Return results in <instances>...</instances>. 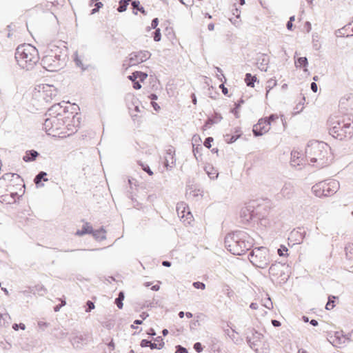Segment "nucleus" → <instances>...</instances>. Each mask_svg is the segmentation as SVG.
<instances>
[{"instance_id":"f257e3e1","label":"nucleus","mask_w":353,"mask_h":353,"mask_svg":"<svg viewBox=\"0 0 353 353\" xmlns=\"http://www.w3.org/2000/svg\"><path fill=\"white\" fill-rule=\"evenodd\" d=\"M254 239L245 230H236L225 237L227 250L234 255H242L254 245Z\"/></svg>"},{"instance_id":"f03ea898","label":"nucleus","mask_w":353,"mask_h":353,"mask_svg":"<svg viewBox=\"0 0 353 353\" xmlns=\"http://www.w3.org/2000/svg\"><path fill=\"white\" fill-rule=\"evenodd\" d=\"M330 150V147L326 143L312 140L307 144L305 153L311 163H316L318 167L323 168L332 160Z\"/></svg>"},{"instance_id":"7ed1b4c3","label":"nucleus","mask_w":353,"mask_h":353,"mask_svg":"<svg viewBox=\"0 0 353 353\" xmlns=\"http://www.w3.org/2000/svg\"><path fill=\"white\" fill-rule=\"evenodd\" d=\"M15 58L18 64L23 68L30 70L39 61L37 49L30 44H22L17 48Z\"/></svg>"},{"instance_id":"20e7f679","label":"nucleus","mask_w":353,"mask_h":353,"mask_svg":"<svg viewBox=\"0 0 353 353\" xmlns=\"http://www.w3.org/2000/svg\"><path fill=\"white\" fill-rule=\"evenodd\" d=\"M23 185L21 179L16 174H6L0 179V196H10L12 199L19 196Z\"/></svg>"},{"instance_id":"39448f33","label":"nucleus","mask_w":353,"mask_h":353,"mask_svg":"<svg viewBox=\"0 0 353 353\" xmlns=\"http://www.w3.org/2000/svg\"><path fill=\"white\" fill-rule=\"evenodd\" d=\"M329 133L339 140L350 139L353 136V122L350 119L331 117L328 120Z\"/></svg>"},{"instance_id":"423d86ee","label":"nucleus","mask_w":353,"mask_h":353,"mask_svg":"<svg viewBox=\"0 0 353 353\" xmlns=\"http://www.w3.org/2000/svg\"><path fill=\"white\" fill-rule=\"evenodd\" d=\"M250 261L259 268H265L270 262L269 250L263 246L254 248L249 254Z\"/></svg>"},{"instance_id":"0eeeda50","label":"nucleus","mask_w":353,"mask_h":353,"mask_svg":"<svg viewBox=\"0 0 353 353\" xmlns=\"http://www.w3.org/2000/svg\"><path fill=\"white\" fill-rule=\"evenodd\" d=\"M339 188V183L336 180L329 182L321 181L312 187V191L316 196H330L334 194Z\"/></svg>"},{"instance_id":"6e6552de","label":"nucleus","mask_w":353,"mask_h":353,"mask_svg":"<svg viewBox=\"0 0 353 353\" xmlns=\"http://www.w3.org/2000/svg\"><path fill=\"white\" fill-rule=\"evenodd\" d=\"M151 53L148 50H140L139 52H133L129 54L128 64L127 68L137 65L150 59Z\"/></svg>"},{"instance_id":"1a4fd4ad","label":"nucleus","mask_w":353,"mask_h":353,"mask_svg":"<svg viewBox=\"0 0 353 353\" xmlns=\"http://www.w3.org/2000/svg\"><path fill=\"white\" fill-rule=\"evenodd\" d=\"M251 335L248 334L246 336V341L250 347L256 353H260L259 347L262 344V339L263 335L257 331L252 330L250 331Z\"/></svg>"},{"instance_id":"9d476101","label":"nucleus","mask_w":353,"mask_h":353,"mask_svg":"<svg viewBox=\"0 0 353 353\" xmlns=\"http://www.w3.org/2000/svg\"><path fill=\"white\" fill-rule=\"evenodd\" d=\"M39 92L43 98L46 101H50L57 95L56 88L52 85L43 84L38 86Z\"/></svg>"},{"instance_id":"9b49d317","label":"nucleus","mask_w":353,"mask_h":353,"mask_svg":"<svg viewBox=\"0 0 353 353\" xmlns=\"http://www.w3.org/2000/svg\"><path fill=\"white\" fill-rule=\"evenodd\" d=\"M270 129V123L268 119H261L253 126L252 132L255 137L261 136L268 132Z\"/></svg>"},{"instance_id":"f8f14e48","label":"nucleus","mask_w":353,"mask_h":353,"mask_svg":"<svg viewBox=\"0 0 353 353\" xmlns=\"http://www.w3.org/2000/svg\"><path fill=\"white\" fill-rule=\"evenodd\" d=\"M176 212L179 218L183 219L184 222L190 223L193 219L189 208L184 203H179L176 205Z\"/></svg>"},{"instance_id":"ddd939ff","label":"nucleus","mask_w":353,"mask_h":353,"mask_svg":"<svg viewBox=\"0 0 353 353\" xmlns=\"http://www.w3.org/2000/svg\"><path fill=\"white\" fill-rule=\"evenodd\" d=\"M350 334L345 335L342 331L336 332L334 336H330V343L336 347L345 345L347 342L350 341Z\"/></svg>"},{"instance_id":"4468645a","label":"nucleus","mask_w":353,"mask_h":353,"mask_svg":"<svg viewBox=\"0 0 353 353\" xmlns=\"http://www.w3.org/2000/svg\"><path fill=\"white\" fill-rule=\"evenodd\" d=\"M88 336L85 334H81L79 332L72 333L70 342L74 347H81L84 343H87Z\"/></svg>"},{"instance_id":"2eb2a0df","label":"nucleus","mask_w":353,"mask_h":353,"mask_svg":"<svg viewBox=\"0 0 353 353\" xmlns=\"http://www.w3.org/2000/svg\"><path fill=\"white\" fill-rule=\"evenodd\" d=\"M81 114L72 115L71 123L68 124V137L78 130L81 123Z\"/></svg>"},{"instance_id":"dca6fc26","label":"nucleus","mask_w":353,"mask_h":353,"mask_svg":"<svg viewBox=\"0 0 353 353\" xmlns=\"http://www.w3.org/2000/svg\"><path fill=\"white\" fill-rule=\"evenodd\" d=\"M255 215L254 211V206L249 204L248 205L243 208L241 210L240 216L242 221L244 223L249 222L252 220Z\"/></svg>"},{"instance_id":"f3484780","label":"nucleus","mask_w":353,"mask_h":353,"mask_svg":"<svg viewBox=\"0 0 353 353\" xmlns=\"http://www.w3.org/2000/svg\"><path fill=\"white\" fill-rule=\"evenodd\" d=\"M294 194V185L290 183L286 182L284 183L283 186L282 187L281 192L279 194V196H281L282 198L290 199H291Z\"/></svg>"},{"instance_id":"a211bd4d","label":"nucleus","mask_w":353,"mask_h":353,"mask_svg":"<svg viewBox=\"0 0 353 353\" xmlns=\"http://www.w3.org/2000/svg\"><path fill=\"white\" fill-rule=\"evenodd\" d=\"M341 108L347 111L353 110V93L346 94L339 101Z\"/></svg>"},{"instance_id":"6ab92c4d","label":"nucleus","mask_w":353,"mask_h":353,"mask_svg":"<svg viewBox=\"0 0 353 353\" xmlns=\"http://www.w3.org/2000/svg\"><path fill=\"white\" fill-rule=\"evenodd\" d=\"M175 150L172 146H170L166 150V156L165 157V165L167 168H172L175 164L174 159Z\"/></svg>"},{"instance_id":"aec40b11","label":"nucleus","mask_w":353,"mask_h":353,"mask_svg":"<svg viewBox=\"0 0 353 353\" xmlns=\"http://www.w3.org/2000/svg\"><path fill=\"white\" fill-rule=\"evenodd\" d=\"M305 235V232L301 228H298L297 230H294L291 232L289 239H294L296 243L300 244L303 242Z\"/></svg>"},{"instance_id":"412c9836","label":"nucleus","mask_w":353,"mask_h":353,"mask_svg":"<svg viewBox=\"0 0 353 353\" xmlns=\"http://www.w3.org/2000/svg\"><path fill=\"white\" fill-rule=\"evenodd\" d=\"M269 63V58L266 54H262L257 58L258 68L261 71L266 72L268 70V65Z\"/></svg>"},{"instance_id":"4be33fe9","label":"nucleus","mask_w":353,"mask_h":353,"mask_svg":"<svg viewBox=\"0 0 353 353\" xmlns=\"http://www.w3.org/2000/svg\"><path fill=\"white\" fill-rule=\"evenodd\" d=\"M131 6L133 9V13L137 14V11L141 12L143 15H147V12L144 8L140 5V1L137 0L132 1Z\"/></svg>"},{"instance_id":"5701e85b","label":"nucleus","mask_w":353,"mask_h":353,"mask_svg":"<svg viewBox=\"0 0 353 353\" xmlns=\"http://www.w3.org/2000/svg\"><path fill=\"white\" fill-rule=\"evenodd\" d=\"M92 234L96 240L99 241L105 240L106 239L105 230L103 228L96 230H94L92 229Z\"/></svg>"},{"instance_id":"b1692460","label":"nucleus","mask_w":353,"mask_h":353,"mask_svg":"<svg viewBox=\"0 0 353 353\" xmlns=\"http://www.w3.org/2000/svg\"><path fill=\"white\" fill-rule=\"evenodd\" d=\"M39 153L35 150H29L27 151L25 155L23 157V159L26 162H29L32 161H34L36 158L38 157Z\"/></svg>"},{"instance_id":"393cba45","label":"nucleus","mask_w":353,"mask_h":353,"mask_svg":"<svg viewBox=\"0 0 353 353\" xmlns=\"http://www.w3.org/2000/svg\"><path fill=\"white\" fill-rule=\"evenodd\" d=\"M92 227L88 223H85L81 230H79L76 232V234L78 236H82L86 234H92Z\"/></svg>"},{"instance_id":"a878e982","label":"nucleus","mask_w":353,"mask_h":353,"mask_svg":"<svg viewBox=\"0 0 353 353\" xmlns=\"http://www.w3.org/2000/svg\"><path fill=\"white\" fill-rule=\"evenodd\" d=\"M308 65L307 59L304 57H299L296 59H295V65L296 68L298 67H303L304 72H307V69L306 68L307 65Z\"/></svg>"},{"instance_id":"bb28decb","label":"nucleus","mask_w":353,"mask_h":353,"mask_svg":"<svg viewBox=\"0 0 353 353\" xmlns=\"http://www.w3.org/2000/svg\"><path fill=\"white\" fill-rule=\"evenodd\" d=\"M47 174L44 172H41L39 174H38L35 179H34V183L37 186H43V184L41 183V181H47Z\"/></svg>"},{"instance_id":"cd10ccee","label":"nucleus","mask_w":353,"mask_h":353,"mask_svg":"<svg viewBox=\"0 0 353 353\" xmlns=\"http://www.w3.org/2000/svg\"><path fill=\"white\" fill-rule=\"evenodd\" d=\"M256 76H252L250 73H247L245 77V81L248 86L253 88L254 86V82L256 81Z\"/></svg>"},{"instance_id":"c85d7f7f","label":"nucleus","mask_w":353,"mask_h":353,"mask_svg":"<svg viewBox=\"0 0 353 353\" xmlns=\"http://www.w3.org/2000/svg\"><path fill=\"white\" fill-rule=\"evenodd\" d=\"M346 258L349 260L353 259V243H349L345 247Z\"/></svg>"},{"instance_id":"c756f323","label":"nucleus","mask_w":353,"mask_h":353,"mask_svg":"<svg viewBox=\"0 0 353 353\" xmlns=\"http://www.w3.org/2000/svg\"><path fill=\"white\" fill-rule=\"evenodd\" d=\"M124 298H125L124 292H120L119 293L118 297L116 298V299H115L114 303L119 309H121L123 306V301Z\"/></svg>"},{"instance_id":"7c9ffc66","label":"nucleus","mask_w":353,"mask_h":353,"mask_svg":"<svg viewBox=\"0 0 353 353\" xmlns=\"http://www.w3.org/2000/svg\"><path fill=\"white\" fill-rule=\"evenodd\" d=\"M205 171L210 179L217 178L219 174L213 167H206Z\"/></svg>"},{"instance_id":"2f4dec72","label":"nucleus","mask_w":353,"mask_h":353,"mask_svg":"<svg viewBox=\"0 0 353 353\" xmlns=\"http://www.w3.org/2000/svg\"><path fill=\"white\" fill-rule=\"evenodd\" d=\"M240 136H241L240 134H236V135H232V136H230L229 134H226L225 136V141L229 143H234V141H236L240 137Z\"/></svg>"},{"instance_id":"473e14b6","label":"nucleus","mask_w":353,"mask_h":353,"mask_svg":"<svg viewBox=\"0 0 353 353\" xmlns=\"http://www.w3.org/2000/svg\"><path fill=\"white\" fill-rule=\"evenodd\" d=\"M351 26H352V23H349L347 26H345V27H343V28L339 29L336 32V35L337 37H345V33L343 31L346 30L347 28H350Z\"/></svg>"},{"instance_id":"72a5a7b5","label":"nucleus","mask_w":353,"mask_h":353,"mask_svg":"<svg viewBox=\"0 0 353 353\" xmlns=\"http://www.w3.org/2000/svg\"><path fill=\"white\" fill-rule=\"evenodd\" d=\"M127 7H128V5L126 3V1L121 0L119 1V6L117 8V11L119 12H123L126 10Z\"/></svg>"},{"instance_id":"f704fd0d","label":"nucleus","mask_w":353,"mask_h":353,"mask_svg":"<svg viewBox=\"0 0 353 353\" xmlns=\"http://www.w3.org/2000/svg\"><path fill=\"white\" fill-rule=\"evenodd\" d=\"M336 299V296H329L328 297V301L325 305V309L327 310H332L334 307V305L333 303H331V299Z\"/></svg>"},{"instance_id":"c9c22d12","label":"nucleus","mask_w":353,"mask_h":353,"mask_svg":"<svg viewBox=\"0 0 353 353\" xmlns=\"http://www.w3.org/2000/svg\"><path fill=\"white\" fill-rule=\"evenodd\" d=\"M154 40L155 41H160L161 39V34L160 29H155V31L154 32Z\"/></svg>"},{"instance_id":"e433bc0d","label":"nucleus","mask_w":353,"mask_h":353,"mask_svg":"<svg viewBox=\"0 0 353 353\" xmlns=\"http://www.w3.org/2000/svg\"><path fill=\"white\" fill-rule=\"evenodd\" d=\"M154 341L158 343L157 344L159 345V350H161V348L163 347L165 343L161 336H159L156 337L155 339H154Z\"/></svg>"},{"instance_id":"4c0bfd02","label":"nucleus","mask_w":353,"mask_h":353,"mask_svg":"<svg viewBox=\"0 0 353 353\" xmlns=\"http://www.w3.org/2000/svg\"><path fill=\"white\" fill-rule=\"evenodd\" d=\"M74 62H75L77 66L81 68L82 70H85V68L83 67V65L81 61L78 57L77 52L75 53Z\"/></svg>"},{"instance_id":"58836bf2","label":"nucleus","mask_w":353,"mask_h":353,"mask_svg":"<svg viewBox=\"0 0 353 353\" xmlns=\"http://www.w3.org/2000/svg\"><path fill=\"white\" fill-rule=\"evenodd\" d=\"M192 285L196 289L204 290L205 288V284L200 281L194 282Z\"/></svg>"},{"instance_id":"ea45409f","label":"nucleus","mask_w":353,"mask_h":353,"mask_svg":"<svg viewBox=\"0 0 353 353\" xmlns=\"http://www.w3.org/2000/svg\"><path fill=\"white\" fill-rule=\"evenodd\" d=\"M136 74L141 81H143L148 77V74L145 72L136 71Z\"/></svg>"},{"instance_id":"a19ab883","label":"nucleus","mask_w":353,"mask_h":353,"mask_svg":"<svg viewBox=\"0 0 353 353\" xmlns=\"http://www.w3.org/2000/svg\"><path fill=\"white\" fill-rule=\"evenodd\" d=\"M94 308V304L92 301H88L86 302V308H85V312H90L92 310H93Z\"/></svg>"},{"instance_id":"79ce46f5","label":"nucleus","mask_w":353,"mask_h":353,"mask_svg":"<svg viewBox=\"0 0 353 353\" xmlns=\"http://www.w3.org/2000/svg\"><path fill=\"white\" fill-rule=\"evenodd\" d=\"M175 353H188V351L185 347H184L180 345H178L176 346Z\"/></svg>"},{"instance_id":"37998d69","label":"nucleus","mask_w":353,"mask_h":353,"mask_svg":"<svg viewBox=\"0 0 353 353\" xmlns=\"http://www.w3.org/2000/svg\"><path fill=\"white\" fill-rule=\"evenodd\" d=\"M79 110H80V109H79V107L77 105H76V104H74V103L71 104V111H70V114H72V115L76 114H79V113L78 112V111H79Z\"/></svg>"},{"instance_id":"c03bdc74","label":"nucleus","mask_w":353,"mask_h":353,"mask_svg":"<svg viewBox=\"0 0 353 353\" xmlns=\"http://www.w3.org/2000/svg\"><path fill=\"white\" fill-rule=\"evenodd\" d=\"M263 306H265L266 308H268L269 310L272 308V307H273L272 302L271 301V299L269 297L265 300Z\"/></svg>"},{"instance_id":"a18cd8bd","label":"nucleus","mask_w":353,"mask_h":353,"mask_svg":"<svg viewBox=\"0 0 353 353\" xmlns=\"http://www.w3.org/2000/svg\"><path fill=\"white\" fill-rule=\"evenodd\" d=\"M214 141L213 138L212 137H208L205 139V141H204V146L206 147L207 148L210 149L211 148V143Z\"/></svg>"},{"instance_id":"49530a36","label":"nucleus","mask_w":353,"mask_h":353,"mask_svg":"<svg viewBox=\"0 0 353 353\" xmlns=\"http://www.w3.org/2000/svg\"><path fill=\"white\" fill-rule=\"evenodd\" d=\"M194 349L198 353H200L203 351V348L201 343L196 342L194 344Z\"/></svg>"},{"instance_id":"de8ad7c7","label":"nucleus","mask_w":353,"mask_h":353,"mask_svg":"<svg viewBox=\"0 0 353 353\" xmlns=\"http://www.w3.org/2000/svg\"><path fill=\"white\" fill-rule=\"evenodd\" d=\"M158 24H159V19H158V18L153 19L152 22H151V27H149L148 30H150V28H152V29H158L157 28Z\"/></svg>"},{"instance_id":"09e8293b","label":"nucleus","mask_w":353,"mask_h":353,"mask_svg":"<svg viewBox=\"0 0 353 353\" xmlns=\"http://www.w3.org/2000/svg\"><path fill=\"white\" fill-rule=\"evenodd\" d=\"M214 123H215L214 119L212 118H208L203 125V129L205 130L206 128H208Z\"/></svg>"},{"instance_id":"8fccbe9b","label":"nucleus","mask_w":353,"mask_h":353,"mask_svg":"<svg viewBox=\"0 0 353 353\" xmlns=\"http://www.w3.org/2000/svg\"><path fill=\"white\" fill-rule=\"evenodd\" d=\"M141 165L142 167V169L145 172H146L149 175L151 176L153 174L152 171L151 170V169L150 168V167L148 165H144V164L141 163Z\"/></svg>"},{"instance_id":"3c124183","label":"nucleus","mask_w":353,"mask_h":353,"mask_svg":"<svg viewBox=\"0 0 353 353\" xmlns=\"http://www.w3.org/2000/svg\"><path fill=\"white\" fill-rule=\"evenodd\" d=\"M212 119H214L215 123H217L221 121L222 116L221 115V114H219L218 112H215Z\"/></svg>"},{"instance_id":"603ef678","label":"nucleus","mask_w":353,"mask_h":353,"mask_svg":"<svg viewBox=\"0 0 353 353\" xmlns=\"http://www.w3.org/2000/svg\"><path fill=\"white\" fill-rule=\"evenodd\" d=\"M287 251H288V248L284 245H281V248L278 250V254L279 256H284V254L283 252H287Z\"/></svg>"},{"instance_id":"864d4df0","label":"nucleus","mask_w":353,"mask_h":353,"mask_svg":"<svg viewBox=\"0 0 353 353\" xmlns=\"http://www.w3.org/2000/svg\"><path fill=\"white\" fill-rule=\"evenodd\" d=\"M150 343V341L147 340V339H143L141 341V343H140V345L142 347H149V345Z\"/></svg>"},{"instance_id":"5fc2aeb1","label":"nucleus","mask_w":353,"mask_h":353,"mask_svg":"<svg viewBox=\"0 0 353 353\" xmlns=\"http://www.w3.org/2000/svg\"><path fill=\"white\" fill-rule=\"evenodd\" d=\"M13 329L14 330H17L19 327L21 329V330H25L26 328V326L23 323H20L19 325L18 324H14L13 326H12Z\"/></svg>"},{"instance_id":"6e6d98bb","label":"nucleus","mask_w":353,"mask_h":353,"mask_svg":"<svg viewBox=\"0 0 353 353\" xmlns=\"http://www.w3.org/2000/svg\"><path fill=\"white\" fill-rule=\"evenodd\" d=\"M276 119H278V116L276 114H271L268 117L263 118V119H268L270 123L271 121H274Z\"/></svg>"},{"instance_id":"4d7b16f0","label":"nucleus","mask_w":353,"mask_h":353,"mask_svg":"<svg viewBox=\"0 0 353 353\" xmlns=\"http://www.w3.org/2000/svg\"><path fill=\"white\" fill-rule=\"evenodd\" d=\"M128 79L133 82L137 81V79H138L137 74H136V72H133L131 75L128 76Z\"/></svg>"},{"instance_id":"13d9d810","label":"nucleus","mask_w":353,"mask_h":353,"mask_svg":"<svg viewBox=\"0 0 353 353\" xmlns=\"http://www.w3.org/2000/svg\"><path fill=\"white\" fill-rule=\"evenodd\" d=\"M311 90L314 92H316L317 90H318V86H317V84L315 83V82H312L311 83Z\"/></svg>"},{"instance_id":"bf43d9fd","label":"nucleus","mask_w":353,"mask_h":353,"mask_svg":"<svg viewBox=\"0 0 353 353\" xmlns=\"http://www.w3.org/2000/svg\"><path fill=\"white\" fill-rule=\"evenodd\" d=\"M133 88L136 90H139L141 88V85L137 81L133 82Z\"/></svg>"},{"instance_id":"052dcab7","label":"nucleus","mask_w":353,"mask_h":353,"mask_svg":"<svg viewBox=\"0 0 353 353\" xmlns=\"http://www.w3.org/2000/svg\"><path fill=\"white\" fill-rule=\"evenodd\" d=\"M271 322H272V325L274 327H279L281 325L280 321L275 320V319L272 320Z\"/></svg>"},{"instance_id":"680f3d73","label":"nucleus","mask_w":353,"mask_h":353,"mask_svg":"<svg viewBox=\"0 0 353 353\" xmlns=\"http://www.w3.org/2000/svg\"><path fill=\"white\" fill-rule=\"evenodd\" d=\"M268 84H269V87L271 88L272 87H274L276 85V80H273V79H270L268 81Z\"/></svg>"},{"instance_id":"e2e57ef3","label":"nucleus","mask_w":353,"mask_h":353,"mask_svg":"<svg viewBox=\"0 0 353 353\" xmlns=\"http://www.w3.org/2000/svg\"><path fill=\"white\" fill-rule=\"evenodd\" d=\"M149 347L153 350V349H158L159 350V345L157 343H152L150 342V345H149Z\"/></svg>"},{"instance_id":"0e129e2a","label":"nucleus","mask_w":353,"mask_h":353,"mask_svg":"<svg viewBox=\"0 0 353 353\" xmlns=\"http://www.w3.org/2000/svg\"><path fill=\"white\" fill-rule=\"evenodd\" d=\"M151 104L156 111H158L160 109V106L156 102L152 101Z\"/></svg>"},{"instance_id":"69168bd1","label":"nucleus","mask_w":353,"mask_h":353,"mask_svg":"<svg viewBox=\"0 0 353 353\" xmlns=\"http://www.w3.org/2000/svg\"><path fill=\"white\" fill-rule=\"evenodd\" d=\"M220 88H221L222 92L224 94H228V88H225L223 83L220 85Z\"/></svg>"},{"instance_id":"338daca9","label":"nucleus","mask_w":353,"mask_h":353,"mask_svg":"<svg viewBox=\"0 0 353 353\" xmlns=\"http://www.w3.org/2000/svg\"><path fill=\"white\" fill-rule=\"evenodd\" d=\"M148 334L154 336L156 335V332L153 328H150L149 331L148 332Z\"/></svg>"},{"instance_id":"774afa93","label":"nucleus","mask_w":353,"mask_h":353,"mask_svg":"<svg viewBox=\"0 0 353 353\" xmlns=\"http://www.w3.org/2000/svg\"><path fill=\"white\" fill-rule=\"evenodd\" d=\"M250 307L252 310H256L258 309L259 306H258V304L256 303H252L250 305Z\"/></svg>"}]
</instances>
